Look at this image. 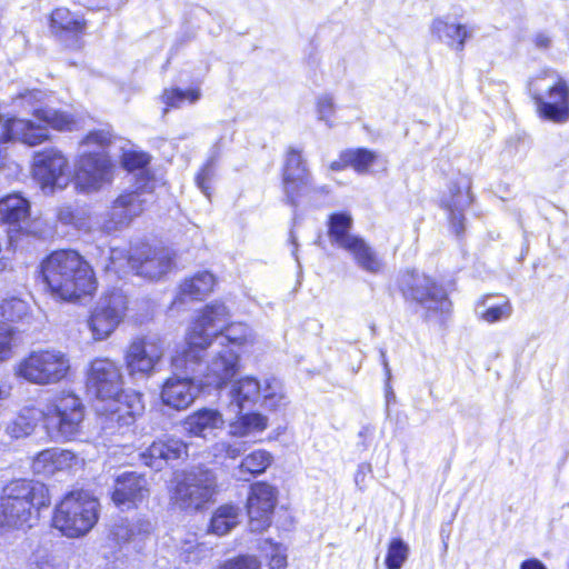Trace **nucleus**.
<instances>
[{
    "label": "nucleus",
    "mask_w": 569,
    "mask_h": 569,
    "mask_svg": "<svg viewBox=\"0 0 569 569\" xmlns=\"http://www.w3.org/2000/svg\"><path fill=\"white\" fill-rule=\"evenodd\" d=\"M31 172L42 190L63 189L70 180L69 160L58 148H44L34 152Z\"/></svg>",
    "instance_id": "nucleus-15"
},
{
    "label": "nucleus",
    "mask_w": 569,
    "mask_h": 569,
    "mask_svg": "<svg viewBox=\"0 0 569 569\" xmlns=\"http://www.w3.org/2000/svg\"><path fill=\"white\" fill-rule=\"evenodd\" d=\"M216 569H262L261 562L256 556L241 555L230 558Z\"/></svg>",
    "instance_id": "nucleus-49"
},
{
    "label": "nucleus",
    "mask_w": 569,
    "mask_h": 569,
    "mask_svg": "<svg viewBox=\"0 0 569 569\" xmlns=\"http://www.w3.org/2000/svg\"><path fill=\"white\" fill-rule=\"evenodd\" d=\"M262 551L268 561L269 569H287L288 553L283 545L266 541Z\"/></svg>",
    "instance_id": "nucleus-47"
},
{
    "label": "nucleus",
    "mask_w": 569,
    "mask_h": 569,
    "mask_svg": "<svg viewBox=\"0 0 569 569\" xmlns=\"http://www.w3.org/2000/svg\"><path fill=\"white\" fill-rule=\"evenodd\" d=\"M217 478L211 470L197 469L183 473L171 490V503L186 511L202 509L217 495Z\"/></svg>",
    "instance_id": "nucleus-11"
},
{
    "label": "nucleus",
    "mask_w": 569,
    "mask_h": 569,
    "mask_svg": "<svg viewBox=\"0 0 569 569\" xmlns=\"http://www.w3.org/2000/svg\"><path fill=\"white\" fill-rule=\"evenodd\" d=\"M430 33L437 41L460 53L465 50L467 41L472 38L473 29L450 14H443L432 19Z\"/></svg>",
    "instance_id": "nucleus-22"
},
{
    "label": "nucleus",
    "mask_w": 569,
    "mask_h": 569,
    "mask_svg": "<svg viewBox=\"0 0 569 569\" xmlns=\"http://www.w3.org/2000/svg\"><path fill=\"white\" fill-rule=\"evenodd\" d=\"M6 143H2L0 141V166L3 163L4 157H6Z\"/></svg>",
    "instance_id": "nucleus-61"
},
{
    "label": "nucleus",
    "mask_w": 569,
    "mask_h": 569,
    "mask_svg": "<svg viewBox=\"0 0 569 569\" xmlns=\"http://www.w3.org/2000/svg\"><path fill=\"white\" fill-rule=\"evenodd\" d=\"M108 130L92 131L81 142L82 152L76 162V187L84 193L99 191L111 183L114 166L103 150L111 142Z\"/></svg>",
    "instance_id": "nucleus-5"
},
{
    "label": "nucleus",
    "mask_w": 569,
    "mask_h": 569,
    "mask_svg": "<svg viewBox=\"0 0 569 569\" xmlns=\"http://www.w3.org/2000/svg\"><path fill=\"white\" fill-rule=\"evenodd\" d=\"M224 426L226 420L222 412L209 407L200 408L182 420V428L186 433L203 439L213 435L214 431L222 430Z\"/></svg>",
    "instance_id": "nucleus-26"
},
{
    "label": "nucleus",
    "mask_w": 569,
    "mask_h": 569,
    "mask_svg": "<svg viewBox=\"0 0 569 569\" xmlns=\"http://www.w3.org/2000/svg\"><path fill=\"white\" fill-rule=\"evenodd\" d=\"M46 92L38 89H24L12 98V106L19 111H31L33 117L54 130H71L73 118L52 108H38V103L46 99Z\"/></svg>",
    "instance_id": "nucleus-19"
},
{
    "label": "nucleus",
    "mask_w": 569,
    "mask_h": 569,
    "mask_svg": "<svg viewBox=\"0 0 569 569\" xmlns=\"http://www.w3.org/2000/svg\"><path fill=\"white\" fill-rule=\"evenodd\" d=\"M470 203L471 198L468 190H463L460 187L450 189V198L445 200V206L449 211L451 227L457 236L461 234L465 230L462 211Z\"/></svg>",
    "instance_id": "nucleus-37"
},
{
    "label": "nucleus",
    "mask_w": 569,
    "mask_h": 569,
    "mask_svg": "<svg viewBox=\"0 0 569 569\" xmlns=\"http://www.w3.org/2000/svg\"><path fill=\"white\" fill-rule=\"evenodd\" d=\"M28 311L27 303L16 297L3 299L0 302V316L9 321L21 319Z\"/></svg>",
    "instance_id": "nucleus-48"
},
{
    "label": "nucleus",
    "mask_w": 569,
    "mask_h": 569,
    "mask_svg": "<svg viewBox=\"0 0 569 569\" xmlns=\"http://www.w3.org/2000/svg\"><path fill=\"white\" fill-rule=\"evenodd\" d=\"M188 456V446L180 439L169 438L154 441L144 452L141 453L142 462L156 470L170 460H177Z\"/></svg>",
    "instance_id": "nucleus-27"
},
{
    "label": "nucleus",
    "mask_w": 569,
    "mask_h": 569,
    "mask_svg": "<svg viewBox=\"0 0 569 569\" xmlns=\"http://www.w3.org/2000/svg\"><path fill=\"white\" fill-rule=\"evenodd\" d=\"M217 283L216 277L209 271H199L193 276L186 278L179 286L177 298L172 305L182 303L184 299H202L212 292Z\"/></svg>",
    "instance_id": "nucleus-32"
},
{
    "label": "nucleus",
    "mask_w": 569,
    "mask_h": 569,
    "mask_svg": "<svg viewBox=\"0 0 569 569\" xmlns=\"http://www.w3.org/2000/svg\"><path fill=\"white\" fill-rule=\"evenodd\" d=\"M278 497L277 487L266 481H257L250 486L246 508L252 532H262L271 526Z\"/></svg>",
    "instance_id": "nucleus-17"
},
{
    "label": "nucleus",
    "mask_w": 569,
    "mask_h": 569,
    "mask_svg": "<svg viewBox=\"0 0 569 569\" xmlns=\"http://www.w3.org/2000/svg\"><path fill=\"white\" fill-rule=\"evenodd\" d=\"M282 181L287 199L293 206H298L305 199L310 201L312 193L319 191L328 192L325 187L313 186L311 174L306 167L301 153L293 149L287 153Z\"/></svg>",
    "instance_id": "nucleus-16"
},
{
    "label": "nucleus",
    "mask_w": 569,
    "mask_h": 569,
    "mask_svg": "<svg viewBox=\"0 0 569 569\" xmlns=\"http://www.w3.org/2000/svg\"><path fill=\"white\" fill-rule=\"evenodd\" d=\"M229 319L230 312L223 303L212 302L204 306L187 331L186 346L172 357L173 369H187L196 373L206 350L222 335Z\"/></svg>",
    "instance_id": "nucleus-3"
},
{
    "label": "nucleus",
    "mask_w": 569,
    "mask_h": 569,
    "mask_svg": "<svg viewBox=\"0 0 569 569\" xmlns=\"http://www.w3.org/2000/svg\"><path fill=\"white\" fill-rule=\"evenodd\" d=\"M230 406L239 410L251 408L260 402L264 408L276 410L287 405V395L283 386L276 377H267L258 380L246 376L234 380L227 392Z\"/></svg>",
    "instance_id": "nucleus-10"
},
{
    "label": "nucleus",
    "mask_w": 569,
    "mask_h": 569,
    "mask_svg": "<svg viewBox=\"0 0 569 569\" xmlns=\"http://www.w3.org/2000/svg\"><path fill=\"white\" fill-rule=\"evenodd\" d=\"M100 503L87 491H72L56 506L52 525L67 538L87 536L99 520Z\"/></svg>",
    "instance_id": "nucleus-8"
},
{
    "label": "nucleus",
    "mask_w": 569,
    "mask_h": 569,
    "mask_svg": "<svg viewBox=\"0 0 569 569\" xmlns=\"http://www.w3.org/2000/svg\"><path fill=\"white\" fill-rule=\"evenodd\" d=\"M138 268V257L129 252L126 248H111L109 262L104 266L107 272H114L122 276L129 271H136Z\"/></svg>",
    "instance_id": "nucleus-42"
},
{
    "label": "nucleus",
    "mask_w": 569,
    "mask_h": 569,
    "mask_svg": "<svg viewBox=\"0 0 569 569\" xmlns=\"http://www.w3.org/2000/svg\"><path fill=\"white\" fill-rule=\"evenodd\" d=\"M163 352V341L158 336L133 339L124 352V363L129 375L149 376L161 360Z\"/></svg>",
    "instance_id": "nucleus-18"
},
{
    "label": "nucleus",
    "mask_w": 569,
    "mask_h": 569,
    "mask_svg": "<svg viewBox=\"0 0 569 569\" xmlns=\"http://www.w3.org/2000/svg\"><path fill=\"white\" fill-rule=\"evenodd\" d=\"M371 466L369 463H361L355 475V482L360 490H365L367 487V477L371 473Z\"/></svg>",
    "instance_id": "nucleus-55"
},
{
    "label": "nucleus",
    "mask_w": 569,
    "mask_h": 569,
    "mask_svg": "<svg viewBox=\"0 0 569 569\" xmlns=\"http://www.w3.org/2000/svg\"><path fill=\"white\" fill-rule=\"evenodd\" d=\"M43 279L51 293L62 300L90 296L97 281L90 264L72 250L52 252L41 264Z\"/></svg>",
    "instance_id": "nucleus-2"
},
{
    "label": "nucleus",
    "mask_w": 569,
    "mask_h": 569,
    "mask_svg": "<svg viewBox=\"0 0 569 569\" xmlns=\"http://www.w3.org/2000/svg\"><path fill=\"white\" fill-rule=\"evenodd\" d=\"M179 557L186 563H199L208 556V548L198 542L194 535H189L178 548Z\"/></svg>",
    "instance_id": "nucleus-45"
},
{
    "label": "nucleus",
    "mask_w": 569,
    "mask_h": 569,
    "mask_svg": "<svg viewBox=\"0 0 569 569\" xmlns=\"http://www.w3.org/2000/svg\"><path fill=\"white\" fill-rule=\"evenodd\" d=\"M475 312L480 320L487 323H496L507 320L511 316L512 306L509 300L495 302L492 298L487 297L476 305Z\"/></svg>",
    "instance_id": "nucleus-39"
},
{
    "label": "nucleus",
    "mask_w": 569,
    "mask_h": 569,
    "mask_svg": "<svg viewBox=\"0 0 569 569\" xmlns=\"http://www.w3.org/2000/svg\"><path fill=\"white\" fill-rule=\"evenodd\" d=\"M49 138L47 126L17 117L3 118L0 113V141L2 143L18 141L34 147L46 142Z\"/></svg>",
    "instance_id": "nucleus-21"
},
{
    "label": "nucleus",
    "mask_w": 569,
    "mask_h": 569,
    "mask_svg": "<svg viewBox=\"0 0 569 569\" xmlns=\"http://www.w3.org/2000/svg\"><path fill=\"white\" fill-rule=\"evenodd\" d=\"M32 569H61L57 563L56 559L48 553L37 556Z\"/></svg>",
    "instance_id": "nucleus-56"
},
{
    "label": "nucleus",
    "mask_w": 569,
    "mask_h": 569,
    "mask_svg": "<svg viewBox=\"0 0 569 569\" xmlns=\"http://www.w3.org/2000/svg\"><path fill=\"white\" fill-rule=\"evenodd\" d=\"M40 418L43 419L51 439L72 440L81 431L84 406L74 393L62 391L50 399L41 410L34 407L22 408L7 425L6 432L16 439L27 437L34 430Z\"/></svg>",
    "instance_id": "nucleus-1"
},
{
    "label": "nucleus",
    "mask_w": 569,
    "mask_h": 569,
    "mask_svg": "<svg viewBox=\"0 0 569 569\" xmlns=\"http://www.w3.org/2000/svg\"><path fill=\"white\" fill-rule=\"evenodd\" d=\"M79 462L78 457L70 450L51 448L37 455L32 462L36 473L52 476L58 471H66Z\"/></svg>",
    "instance_id": "nucleus-31"
},
{
    "label": "nucleus",
    "mask_w": 569,
    "mask_h": 569,
    "mask_svg": "<svg viewBox=\"0 0 569 569\" xmlns=\"http://www.w3.org/2000/svg\"><path fill=\"white\" fill-rule=\"evenodd\" d=\"M149 485L144 476L137 472H123L114 480L112 501L118 507L137 508L148 499Z\"/></svg>",
    "instance_id": "nucleus-24"
},
{
    "label": "nucleus",
    "mask_w": 569,
    "mask_h": 569,
    "mask_svg": "<svg viewBox=\"0 0 569 569\" xmlns=\"http://www.w3.org/2000/svg\"><path fill=\"white\" fill-rule=\"evenodd\" d=\"M50 503L47 487L33 480L17 479L9 482L0 502V528H23L32 510Z\"/></svg>",
    "instance_id": "nucleus-6"
},
{
    "label": "nucleus",
    "mask_w": 569,
    "mask_h": 569,
    "mask_svg": "<svg viewBox=\"0 0 569 569\" xmlns=\"http://www.w3.org/2000/svg\"><path fill=\"white\" fill-rule=\"evenodd\" d=\"M128 310V298L121 289L106 292L96 303L88 326L96 341L106 340L122 322Z\"/></svg>",
    "instance_id": "nucleus-14"
},
{
    "label": "nucleus",
    "mask_w": 569,
    "mask_h": 569,
    "mask_svg": "<svg viewBox=\"0 0 569 569\" xmlns=\"http://www.w3.org/2000/svg\"><path fill=\"white\" fill-rule=\"evenodd\" d=\"M189 375L186 372V376L181 377L174 373L164 381L160 393L164 406L174 410H184L192 405L199 388L194 385L193 377Z\"/></svg>",
    "instance_id": "nucleus-25"
},
{
    "label": "nucleus",
    "mask_w": 569,
    "mask_h": 569,
    "mask_svg": "<svg viewBox=\"0 0 569 569\" xmlns=\"http://www.w3.org/2000/svg\"><path fill=\"white\" fill-rule=\"evenodd\" d=\"M180 370L192 376L201 375L200 383L204 387L221 389L238 372L239 353L230 347H223L211 358L203 372L201 371V365L196 373L187 369Z\"/></svg>",
    "instance_id": "nucleus-20"
},
{
    "label": "nucleus",
    "mask_w": 569,
    "mask_h": 569,
    "mask_svg": "<svg viewBox=\"0 0 569 569\" xmlns=\"http://www.w3.org/2000/svg\"><path fill=\"white\" fill-rule=\"evenodd\" d=\"M124 386L121 366L107 357H99L90 361L86 371V387L88 393L99 401L117 400Z\"/></svg>",
    "instance_id": "nucleus-12"
},
{
    "label": "nucleus",
    "mask_w": 569,
    "mask_h": 569,
    "mask_svg": "<svg viewBox=\"0 0 569 569\" xmlns=\"http://www.w3.org/2000/svg\"><path fill=\"white\" fill-rule=\"evenodd\" d=\"M520 569H547L546 566L537 560V559H530V560H526L521 563V568Z\"/></svg>",
    "instance_id": "nucleus-58"
},
{
    "label": "nucleus",
    "mask_w": 569,
    "mask_h": 569,
    "mask_svg": "<svg viewBox=\"0 0 569 569\" xmlns=\"http://www.w3.org/2000/svg\"><path fill=\"white\" fill-rule=\"evenodd\" d=\"M356 264L370 273H378L383 269V262L376 250L361 237H357L345 249Z\"/></svg>",
    "instance_id": "nucleus-33"
},
{
    "label": "nucleus",
    "mask_w": 569,
    "mask_h": 569,
    "mask_svg": "<svg viewBox=\"0 0 569 569\" xmlns=\"http://www.w3.org/2000/svg\"><path fill=\"white\" fill-rule=\"evenodd\" d=\"M142 202L139 193L131 192L117 198L111 209L101 219L86 210H74L68 204L57 207L56 217L61 224L72 227L78 231L91 232L99 228L103 232L111 233L127 226L140 214L143 209Z\"/></svg>",
    "instance_id": "nucleus-4"
},
{
    "label": "nucleus",
    "mask_w": 569,
    "mask_h": 569,
    "mask_svg": "<svg viewBox=\"0 0 569 569\" xmlns=\"http://www.w3.org/2000/svg\"><path fill=\"white\" fill-rule=\"evenodd\" d=\"M210 450L211 455L216 459H236L242 452V448L239 443L230 442L228 440L217 441L211 446Z\"/></svg>",
    "instance_id": "nucleus-50"
},
{
    "label": "nucleus",
    "mask_w": 569,
    "mask_h": 569,
    "mask_svg": "<svg viewBox=\"0 0 569 569\" xmlns=\"http://www.w3.org/2000/svg\"><path fill=\"white\" fill-rule=\"evenodd\" d=\"M86 27L84 18L68 8H57L50 16V32L63 42L78 38L86 31Z\"/></svg>",
    "instance_id": "nucleus-29"
},
{
    "label": "nucleus",
    "mask_w": 569,
    "mask_h": 569,
    "mask_svg": "<svg viewBox=\"0 0 569 569\" xmlns=\"http://www.w3.org/2000/svg\"><path fill=\"white\" fill-rule=\"evenodd\" d=\"M343 159L356 172L363 174L369 172L377 160V154L368 149H349L343 151Z\"/></svg>",
    "instance_id": "nucleus-44"
},
{
    "label": "nucleus",
    "mask_w": 569,
    "mask_h": 569,
    "mask_svg": "<svg viewBox=\"0 0 569 569\" xmlns=\"http://www.w3.org/2000/svg\"><path fill=\"white\" fill-rule=\"evenodd\" d=\"M240 518L241 509L237 505H221L211 516L209 531L217 536H224L240 523Z\"/></svg>",
    "instance_id": "nucleus-36"
},
{
    "label": "nucleus",
    "mask_w": 569,
    "mask_h": 569,
    "mask_svg": "<svg viewBox=\"0 0 569 569\" xmlns=\"http://www.w3.org/2000/svg\"><path fill=\"white\" fill-rule=\"evenodd\" d=\"M69 357L57 349L33 350L13 367L16 378L37 386L56 385L64 380L70 371Z\"/></svg>",
    "instance_id": "nucleus-9"
},
{
    "label": "nucleus",
    "mask_w": 569,
    "mask_h": 569,
    "mask_svg": "<svg viewBox=\"0 0 569 569\" xmlns=\"http://www.w3.org/2000/svg\"><path fill=\"white\" fill-rule=\"evenodd\" d=\"M221 336L229 342L228 347L233 350L237 348L241 351L247 350L256 340L252 330L242 322H228Z\"/></svg>",
    "instance_id": "nucleus-41"
},
{
    "label": "nucleus",
    "mask_w": 569,
    "mask_h": 569,
    "mask_svg": "<svg viewBox=\"0 0 569 569\" xmlns=\"http://www.w3.org/2000/svg\"><path fill=\"white\" fill-rule=\"evenodd\" d=\"M138 258L137 274L150 280H157L170 272L174 266V253L167 248L143 249Z\"/></svg>",
    "instance_id": "nucleus-28"
},
{
    "label": "nucleus",
    "mask_w": 569,
    "mask_h": 569,
    "mask_svg": "<svg viewBox=\"0 0 569 569\" xmlns=\"http://www.w3.org/2000/svg\"><path fill=\"white\" fill-rule=\"evenodd\" d=\"M535 43L538 48H542V49H546L550 46L551 43V40L548 36H545V34H538L536 38H535Z\"/></svg>",
    "instance_id": "nucleus-59"
},
{
    "label": "nucleus",
    "mask_w": 569,
    "mask_h": 569,
    "mask_svg": "<svg viewBox=\"0 0 569 569\" xmlns=\"http://www.w3.org/2000/svg\"><path fill=\"white\" fill-rule=\"evenodd\" d=\"M201 97L199 88H189L181 90L179 88L164 89L161 94V101L166 106L164 112L169 108H181L186 102L196 103Z\"/></svg>",
    "instance_id": "nucleus-43"
},
{
    "label": "nucleus",
    "mask_w": 569,
    "mask_h": 569,
    "mask_svg": "<svg viewBox=\"0 0 569 569\" xmlns=\"http://www.w3.org/2000/svg\"><path fill=\"white\" fill-rule=\"evenodd\" d=\"M400 289L407 299L417 302L427 312L445 313L450 310L451 303L445 288L425 273L403 272Z\"/></svg>",
    "instance_id": "nucleus-13"
},
{
    "label": "nucleus",
    "mask_w": 569,
    "mask_h": 569,
    "mask_svg": "<svg viewBox=\"0 0 569 569\" xmlns=\"http://www.w3.org/2000/svg\"><path fill=\"white\" fill-rule=\"evenodd\" d=\"M381 356H382V365L385 367L386 376H387V379L389 380L390 377H391V371H390V368H389V363H388V360L386 358L385 352H381Z\"/></svg>",
    "instance_id": "nucleus-60"
},
{
    "label": "nucleus",
    "mask_w": 569,
    "mask_h": 569,
    "mask_svg": "<svg viewBox=\"0 0 569 569\" xmlns=\"http://www.w3.org/2000/svg\"><path fill=\"white\" fill-rule=\"evenodd\" d=\"M12 349V330L8 326H0V362L7 360Z\"/></svg>",
    "instance_id": "nucleus-53"
},
{
    "label": "nucleus",
    "mask_w": 569,
    "mask_h": 569,
    "mask_svg": "<svg viewBox=\"0 0 569 569\" xmlns=\"http://www.w3.org/2000/svg\"><path fill=\"white\" fill-rule=\"evenodd\" d=\"M8 397V391L0 387V400Z\"/></svg>",
    "instance_id": "nucleus-62"
},
{
    "label": "nucleus",
    "mask_w": 569,
    "mask_h": 569,
    "mask_svg": "<svg viewBox=\"0 0 569 569\" xmlns=\"http://www.w3.org/2000/svg\"><path fill=\"white\" fill-rule=\"evenodd\" d=\"M349 167V162H346L343 159V152L340 153V157L338 160L332 161L329 166L330 170L332 171H340Z\"/></svg>",
    "instance_id": "nucleus-57"
},
{
    "label": "nucleus",
    "mask_w": 569,
    "mask_h": 569,
    "mask_svg": "<svg viewBox=\"0 0 569 569\" xmlns=\"http://www.w3.org/2000/svg\"><path fill=\"white\" fill-rule=\"evenodd\" d=\"M317 114L320 121L332 127V117L335 114V101L330 94H322L317 99Z\"/></svg>",
    "instance_id": "nucleus-51"
},
{
    "label": "nucleus",
    "mask_w": 569,
    "mask_h": 569,
    "mask_svg": "<svg viewBox=\"0 0 569 569\" xmlns=\"http://www.w3.org/2000/svg\"><path fill=\"white\" fill-rule=\"evenodd\" d=\"M273 462V456L264 449H256L246 455L236 467L238 480L249 481L251 478L266 472Z\"/></svg>",
    "instance_id": "nucleus-34"
},
{
    "label": "nucleus",
    "mask_w": 569,
    "mask_h": 569,
    "mask_svg": "<svg viewBox=\"0 0 569 569\" xmlns=\"http://www.w3.org/2000/svg\"><path fill=\"white\" fill-rule=\"evenodd\" d=\"M228 408L236 413V417L228 422V435L231 438H252L262 433L269 426L268 417L260 412H243L231 407L230 401H228Z\"/></svg>",
    "instance_id": "nucleus-30"
},
{
    "label": "nucleus",
    "mask_w": 569,
    "mask_h": 569,
    "mask_svg": "<svg viewBox=\"0 0 569 569\" xmlns=\"http://www.w3.org/2000/svg\"><path fill=\"white\" fill-rule=\"evenodd\" d=\"M150 529L151 525L148 521H137L133 523L121 522L114 526L112 535L118 542L140 546L150 533Z\"/></svg>",
    "instance_id": "nucleus-40"
},
{
    "label": "nucleus",
    "mask_w": 569,
    "mask_h": 569,
    "mask_svg": "<svg viewBox=\"0 0 569 569\" xmlns=\"http://www.w3.org/2000/svg\"><path fill=\"white\" fill-rule=\"evenodd\" d=\"M97 410L109 416L111 421L118 423L119 427L131 426L138 416L144 410L142 396L136 391H121L117 396V400H106L101 405H97Z\"/></svg>",
    "instance_id": "nucleus-23"
},
{
    "label": "nucleus",
    "mask_w": 569,
    "mask_h": 569,
    "mask_svg": "<svg viewBox=\"0 0 569 569\" xmlns=\"http://www.w3.org/2000/svg\"><path fill=\"white\" fill-rule=\"evenodd\" d=\"M213 177V169L211 163H207L201 171L198 173L196 178L197 186L199 189L207 196L210 197V186L209 182Z\"/></svg>",
    "instance_id": "nucleus-54"
},
{
    "label": "nucleus",
    "mask_w": 569,
    "mask_h": 569,
    "mask_svg": "<svg viewBox=\"0 0 569 569\" xmlns=\"http://www.w3.org/2000/svg\"><path fill=\"white\" fill-rule=\"evenodd\" d=\"M149 162V156L144 152L130 149L122 154V166L127 170L143 168Z\"/></svg>",
    "instance_id": "nucleus-52"
},
{
    "label": "nucleus",
    "mask_w": 569,
    "mask_h": 569,
    "mask_svg": "<svg viewBox=\"0 0 569 569\" xmlns=\"http://www.w3.org/2000/svg\"><path fill=\"white\" fill-rule=\"evenodd\" d=\"M538 116L556 124L569 121V81L558 71L546 69L528 84Z\"/></svg>",
    "instance_id": "nucleus-7"
},
{
    "label": "nucleus",
    "mask_w": 569,
    "mask_h": 569,
    "mask_svg": "<svg viewBox=\"0 0 569 569\" xmlns=\"http://www.w3.org/2000/svg\"><path fill=\"white\" fill-rule=\"evenodd\" d=\"M409 546L400 538L390 540L385 565L387 569H401L409 557Z\"/></svg>",
    "instance_id": "nucleus-46"
},
{
    "label": "nucleus",
    "mask_w": 569,
    "mask_h": 569,
    "mask_svg": "<svg viewBox=\"0 0 569 569\" xmlns=\"http://www.w3.org/2000/svg\"><path fill=\"white\" fill-rule=\"evenodd\" d=\"M30 216V202L20 193H11L0 199V221L20 226Z\"/></svg>",
    "instance_id": "nucleus-35"
},
{
    "label": "nucleus",
    "mask_w": 569,
    "mask_h": 569,
    "mask_svg": "<svg viewBox=\"0 0 569 569\" xmlns=\"http://www.w3.org/2000/svg\"><path fill=\"white\" fill-rule=\"evenodd\" d=\"M352 217L348 212L333 213L329 218V239L332 244L345 249L358 236L350 232Z\"/></svg>",
    "instance_id": "nucleus-38"
}]
</instances>
